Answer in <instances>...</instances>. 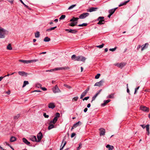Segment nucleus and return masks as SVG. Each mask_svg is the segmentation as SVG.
Listing matches in <instances>:
<instances>
[{"instance_id":"338daca9","label":"nucleus","mask_w":150,"mask_h":150,"mask_svg":"<svg viewBox=\"0 0 150 150\" xmlns=\"http://www.w3.org/2000/svg\"><path fill=\"white\" fill-rule=\"evenodd\" d=\"M88 110V108H85L84 110V112H87Z\"/></svg>"},{"instance_id":"a878e982","label":"nucleus","mask_w":150,"mask_h":150,"mask_svg":"<svg viewBox=\"0 0 150 150\" xmlns=\"http://www.w3.org/2000/svg\"><path fill=\"white\" fill-rule=\"evenodd\" d=\"M58 119L56 118V117H54L52 120H51L50 122V123H53L54 124L56 123L57 120Z\"/></svg>"},{"instance_id":"473e14b6","label":"nucleus","mask_w":150,"mask_h":150,"mask_svg":"<svg viewBox=\"0 0 150 150\" xmlns=\"http://www.w3.org/2000/svg\"><path fill=\"white\" fill-rule=\"evenodd\" d=\"M57 27V26H56L53 27L49 29H47L46 30V31L48 32L50 31L54 30L55 28H56Z\"/></svg>"},{"instance_id":"1a4fd4ad","label":"nucleus","mask_w":150,"mask_h":150,"mask_svg":"<svg viewBox=\"0 0 150 150\" xmlns=\"http://www.w3.org/2000/svg\"><path fill=\"white\" fill-rule=\"evenodd\" d=\"M43 137V135L41 132L39 133L37 135V137L38 138L37 142H40L41 141Z\"/></svg>"},{"instance_id":"5fc2aeb1","label":"nucleus","mask_w":150,"mask_h":150,"mask_svg":"<svg viewBox=\"0 0 150 150\" xmlns=\"http://www.w3.org/2000/svg\"><path fill=\"white\" fill-rule=\"evenodd\" d=\"M76 134L74 133H72L71 135V138L74 137L76 135Z\"/></svg>"},{"instance_id":"f257e3e1","label":"nucleus","mask_w":150,"mask_h":150,"mask_svg":"<svg viewBox=\"0 0 150 150\" xmlns=\"http://www.w3.org/2000/svg\"><path fill=\"white\" fill-rule=\"evenodd\" d=\"M71 58L72 60H74L75 61H82L84 62H85V61L86 59V58L82 56H78L76 57V55L74 54L72 55Z\"/></svg>"},{"instance_id":"423d86ee","label":"nucleus","mask_w":150,"mask_h":150,"mask_svg":"<svg viewBox=\"0 0 150 150\" xmlns=\"http://www.w3.org/2000/svg\"><path fill=\"white\" fill-rule=\"evenodd\" d=\"M89 15L88 13H83L81 14L79 16V18L80 19H84L88 16Z\"/></svg>"},{"instance_id":"4d7b16f0","label":"nucleus","mask_w":150,"mask_h":150,"mask_svg":"<svg viewBox=\"0 0 150 150\" xmlns=\"http://www.w3.org/2000/svg\"><path fill=\"white\" fill-rule=\"evenodd\" d=\"M89 87L88 86L87 88L85 91L87 93L88 91H89Z\"/></svg>"},{"instance_id":"e2e57ef3","label":"nucleus","mask_w":150,"mask_h":150,"mask_svg":"<svg viewBox=\"0 0 150 150\" xmlns=\"http://www.w3.org/2000/svg\"><path fill=\"white\" fill-rule=\"evenodd\" d=\"M15 73V72H13L11 74H8L7 75L5 76L4 77H6V76H9L10 75L13 74Z\"/></svg>"},{"instance_id":"cd10ccee","label":"nucleus","mask_w":150,"mask_h":150,"mask_svg":"<svg viewBox=\"0 0 150 150\" xmlns=\"http://www.w3.org/2000/svg\"><path fill=\"white\" fill-rule=\"evenodd\" d=\"M49 125L48 127V129L49 130H50L54 128V125L53 124H52V123H50V122Z\"/></svg>"},{"instance_id":"4468645a","label":"nucleus","mask_w":150,"mask_h":150,"mask_svg":"<svg viewBox=\"0 0 150 150\" xmlns=\"http://www.w3.org/2000/svg\"><path fill=\"white\" fill-rule=\"evenodd\" d=\"M148 45L149 44L148 43H146L144 45L141 46V50L142 51L144 50L147 48Z\"/></svg>"},{"instance_id":"bf43d9fd","label":"nucleus","mask_w":150,"mask_h":150,"mask_svg":"<svg viewBox=\"0 0 150 150\" xmlns=\"http://www.w3.org/2000/svg\"><path fill=\"white\" fill-rule=\"evenodd\" d=\"M141 47V46L140 45H138L137 48V49L138 50H139Z\"/></svg>"},{"instance_id":"f3484780","label":"nucleus","mask_w":150,"mask_h":150,"mask_svg":"<svg viewBox=\"0 0 150 150\" xmlns=\"http://www.w3.org/2000/svg\"><path fill=\"white\" fill-rule=\"evenodd\" d=\"M18 74L22 76H27V75L28 74L27 73L23 71H19L18 72Z\"/></svg>"},{"instance_id":"a19ab883","label":"nucleus","mask_w":150,"mask_h":150,"mask_svg":"<svg viewBox=\"0 0 150 150\" xmlns=\"http://www.w3.org/2000/svg\"><path fill=\"white\" fill-rule=\"evenodd\" d=\"M82 146V144L81 143H79V146L77 148V150H79Z\"/></svg>"},{"instance_id":"2eb2a0df","label":"nucleus","mask_w":150,"mask_h":150,"mask_svg":"<svg viewBox=\"0 0 150 150\" xmlns=\"http://www.w3.org/2000/svg\"><path fill=\"white\" fill-rule=\"evenodd\" d=\"M98 9V8L97 7H92L90 8L89 9V10L87 11L91 12L93 11H96Z\"/></svg>"},{"instance_id":"7ed1b4c3","label":"nucleus","mask_w":150,"mask_h":150,"mask_svg":"<svg viewBox=\"0 0 150 150\" xmlns=\"http://www.w3.org/2000/svg\"><path fill=\"white\" fill-rule=\"evenodd\" d=\"M38 59H33V60H19V61L20 62H23L24 64H29L31 63H33L36 62L37 61H38Z\"/></svg>"},{"instance_id":"a18cd8bd","label":"nucleus","mask_w":150,"mask_h":150,"mask_svg":"<svg viewBox=\"0 0 150 150\" xmlns=\"http://www.w3.org/2000/svg\"><path fill=\"white\" fill-rule=\"evenodd\" d=\"M78 98H79L78 96L75 97L73 98L72 101H73L74 100L75 101H76L78 100Z\"/></svg>"},{"instance_id":"aec40b11","label":"nucleus","mask_w":150,"mask_h":150,"mask_svg":"<svg viewBox=\"0 0 150 150\" xmlns=\"http://www.w3.org/2000/svg\"><path fill=\"white\" fill-rule=\"evenodd\" d=\"M110 100L108 99L106 100H105L104 101V103L101 104V106H104L106 105V104L110 101Z\"/></svg>"},{"instance_id":"c85d7f7f","label":"nucleus","mask_w":150,"mask_h":150,"mask_svg":"<svg viewBox=\"0 0 150 150\" xmlns=\"http://www.w3.org/2000/svg\"><path fill=\"white\" fill-rule=\"evenodd\" d=\"M87 93H86V92H85V91H84L81 94V95L80 96V98L82 99V98L83 97H84L86 94Z\"/></svg>"},{"instance_id":"37998d69","label":"nucleus","mask_w":150,"mask_h":150,"mask_svg":"<svg viewBox=\"0 0 150 150\" xmlns=\"http://www.w3.org/2000/svg\"><path fill=\"white\" fill-rule=\"evenodd\" d=\"M76 6V4H74V5H72L71 6H70V7H69L68 8V9L69 10H70L71 9L73 8H74L75 6Z\"/></svg>"},{"instance_id":"f03ea898","label":"nucleus","mask_w":150,"mask_h":150,"mask_svg":"<svg viewBox=\"0 0 150 150\" xmlns=\"http://www.w3.org/2000/svg\"><path fill=\"white\" fill-rule=\"evenodd\" d=\"M69 69V67H58L54 68V69H52L50 70H47L46 71V72H52L54 71H57L61 70H66Z\"/></svg>"},{"instance_id":"bb28decb","label":"nucleus","mask_w":150,"mask_h":150,"mask_svg":"<svg viewBox=\"0 0 150 150\" xmlns=\"http://www.w3.org/2000/svg\"><path fill=\"white\" fill-rule=\"evenodd\" d=\"M149 125H146V130L147 132V134L148 135H149V133H150L149 131Z\"/></svg>"},{"instance_id":"0eeeda50","label":"nucleus","mask_w":150,"mask_h":150,"mask_svg":"<svg viewBox=\"0 0 150 150\" xmlns=\"http://www.w3.org/2000/svg\"><path fill=\"white\" fill-rule=\"evenodd\" d=\"M52 90L54 93H59L61 92L60 90H59L57 85H56L52 88Z\"/></svg>"},{"instance_id":"603ef678","label":"nucleus","mask_w":150,"mask_h":150,"mask_svg":"<svg viewBox=\"0 0 150 150\" xmlns=\"http://www.w3.org/2000/svg\"><path fill=\"white\" fill-rule=\"evenodd\" d=\"M43 116L45 118H47L49 117V116L48 115H47L46 113H43Z\"/></svg>"},{"instance_id":"c756f323","label":"nucleus","mask_w":150,"mask_h":150,"mask_svg":"<svg viewBox=\"0 0 150 150\" xmlns=\"http://www.w3.org/2000/svg\"><path fill=\"white\" fill-rule=\"evenodd\" d=\"M114 93H112L109 95H108V96H107V98H114Z\"/></svg>"},{"instance_id":"3c124183","label":"nucleus","mask_w":150,"mask_h":150,"mask_svg":"<svg viewBox=\"0 0 150 150\" xmlns=\"http://www.w3.org/2000/svg\"><path fill=\"white\" fill-rule=\"evenodd\" d=\"M100 75V74H97V75L95 76V78L96 79H98L99 78Z\"/></svg>"},{"instance_id":"7c9ffc66","label":"nucleus","mask_w":150,"mask_h":150,"mask_svg":"<svg viewBox=\"0 0 150 150\" xmlns=\"http://www.w3.org/2000/svg\"><path fill=\"white\" fill-rule=\"evenodd\" d=\"M16 140V138L12 136L10 138V141L11 142H13L15 141Z\"/></svg>"},{"instance_id":"5701e85b","label":"nucleus","mask_w":150,"mask_h":150,"mask_svg":"<svg viewBox=\"0 0 150 150\" xmlns=\"http://www.w3.org/2000/svg\"><path fill=\"white\" fill-rule=\"evenodd\" d=\"M100 93V91H98L97 93H96L94 96H93L92 98V100L91 101V102L92 101L94 100L96 97Z\"/></svg>"},{"instance_id":"b1692460","label":"nucleus","mask_w":150,"mask_h":150,"mask_svg":"<svg viewBox=\"0 0 150 150\" xmlns=\"http://www.w3.org/2000/svg\"><path fill=\"white\" fill-rule=\"evenodd\" d=\"M79 18L73 17V18L70 20V21L71 22L77 21L79 19Z\"/></svg>"},{"instance_id":"a211bd4d","label":"nucleus","mask_w":150,"mask_h":150,"mask_svg":"<svg viewBox=\"0 0 150 150\" xmlns=\"http://www.w3.org/2000/svg\"><path fill=\"white\" fill-rule=\"evenodd\" d=\"M30 139L31 141L33 142H37V140L36 137L34 136H32L30 137Z\"/></svg>"},{"instance_id":"6ab92c4d","label":"nucleus","mask_w":150,"mask_h":150,"mask_svg":"<svg viewBox=\"0 0 150 150\" xmlns=\"http://www.w3.org/2000/svg\"><path fill=\"white\" fill-rule=\"evenodd\" d=\"M24 143L27 145H29L30 143L28 142L27 139L25 138H23L22 139Z\"/></svg>"},{"instance_id":"c9c22d12","label":"nucleus","mask_w":150,"mask_h":150,"mask_svg":"<svg viewBox=\"0 0 150 150\" xmlns=\"http://www.w3.org/2000/svg\"><path fill=\"white\" fill-rule=\"evenodd\" d=\"M79 123H81V122L80 121H79L78 122L74 124L73 125V127L75 128H76L77 126H78L79 124Z\"/></svg>"},{"instance_id":"864d4df0","label":"nucleus","mask_w":150,"mask_h":150,"mask_svg":"<svg viewBox=\"0 0 150 150\" xmlns=\"http://www.w3.org/2000/svg\"><path fill=\"white\" fill-rule=\"evenodd\" d=\"M89 98V96H87L86 97H85L83 99V101H84V100H88Z\"/></svg>"},{"instance_id":"9d476101","label":"nucleus","mask_w":150,"mask_h":150,"mask_svg":"<svg viewBox=\"0 0 150 150\" xmlns=\"http://www.w3.org/2000/svg\"><path fill=\"white\" fill-rule=\"evenodd\" d=\"M126 64L125 63L122 62L121 63H117L115 64V66L120 68L122 69L125 66V65Z\"/></svg>"},{"instance_id":"58836bf2","label":"nucleus","mask_w":150,"mask_h":150,"mask_svg":"<svg viewBox=\"0 0 150 150\" xmlns=\"http://www.w3.org/2000/svg\"><path fill=\"white\" fill-rule=\"evenodd\" d=\"M7 49L9 50H12V48L11 44H8V45L7 46Z\"/></svg>"},{"instance_id":"ddd939ff","label":"nucleus","mask_w":150,"mask_h":150,"mask_svg":"<svg viewBox=\"0 0 150 150\" xmlns=\"http://www.w3.org/2000/svg\"><path fill=\"white\" fill-rule=\"evenodd\" d=\"M99 130L100 131V136H104L105 135V132L104 129L101 128L99 129Z\"/></svg>"},{"instance_id":"f8f14e48","label":"nucleus","mask_w":150,"mask_h":150,"mask_svg":"<svg viewBox=\"0 0 150 150\" xmlns=\"http://www.w3.org/2000/svg\"><path fill=\"white\" fill-rule=\"evenodd\" d=\"M140 108V109L143 111L147 112H148L149 111V108L145 106H141Z\"/></svg>"},{"instance_id":"49530a36","label":"nucleus","mask_w":150,"mask_h":150,"mask_svg":"<svg viewBox=\"0 0 150 150\" xmlns=\"http://www.w3.org/2000/svg\"><path fill=\"white\" fill-rule=\"evenodd\" d=\"M104 44L103 43L102 45L98 46H96V47L98 48H101L103 47L104 46Z\"/></svg>"},{"instance_id":"39448f33","label":"nucleus","mask_w":150,"mask_h":150,"mask_svg":"<svg viewBox=\"0 0 150 150\" xmlns=\"http://www.w3.org/2000/svg\"><path fill=\"white\" fill-rule=\"evenodd\" d=\"M104 19V17L103 16H100L98 18L97 20L99 21L97 24L98 25H102L104 24L105 23V21L103 19Z\"/></svg>"},{"instance_id":"e433bc0d","label":"nucleus","mask_w":150,"mask_h":150,"mask_svg":"<svg viewBox=\"0 0 150 150\" xmlns=\"http://www.w3.org/2000/svg\"><path fill=\"white\" fill-rule=\"evenodd\" d=\"M35 36L36 38H39L40 36V32L37 31L36 33H35Z\"/></svg>"},{"instance_id":"0e129e2a","label":"nucleus","mask_w":150,"mask_h":150,"mask_svg":"<svg viewBox=\"0 0 150 150\" xmlns=\"http://www.w3.org/2000/svg\"><path fill=\"white\" fill-rule=\"evenodd\" d=\"M6 93H7V94L9 95L10 93V91L9 90L8 91H6Z\"/></svg>"},{"instance_id":"6e6552de","label":"nucleus","mask_w":150,"mask_h":150,"mask_svg":"<svg viewBox=\"0 0 150 150\" xmlns=\"http://www.w3.org/2000/svg\"><path fill=\"white\" fill-rule=\"evenodd\" d=\"M105 81L104 79L100 80V81L96 83L94 85V86H100L103 85V83H104Z\"/></svg>"},{"instance_id":"2f4dec72","label":"nucleus","mask_w":150,"mask_h":150,"mask_svg":"<svg viewBox=\"0 0 150 150\" xmlns=\"http://www.w3.org/2000/svg\"><path fill=\"white\" fill-rule=\"evenodd\" d=\"M50 39L48 37H45L44 39V41L46 42H47L50 41Z\"/></svg>"},{"instance_id":"69168bd1","label":"nucleus","mask_w":150,"mask_h":150,"mask_svg":"<svg viewBox=\"0 0 150 150\" xmlns=\"http://www.w3.org/2000/svg\"><path fill=\"white\" fill-rule=\"evenodd\" d=\"M41 84H38L36 86L38 88H39L40 87H41Z\"/></svg>"},{"instance_id":"20e7f679","label":"nucleus","mask_w":150,"mask_h":150,"mask_svg":"<svg viewBox=\"0 0 150 150\" xmlns=\"http://www.w3.org/2000/svg\"><path fill=\"white\" fill-rule=\"evenodd\" d=\"M6 30L0 27V38H4L5 37Z\"/></svg>"},{"instance_id":"680f3d73","label":"nucleus","mask_w":150,"mask_h":150,"mask_svg":"<svg viewBox=\"0 0 150 150\" xmlns=\"http://www.w3.org/2000/svg\"><path fill=\"white\" fill-rule=\"evenodd\" d=\"M44 91L47 90V88L45 87H42L41 88Z\"/></svg>"},{"instance_id":"412c9836","label":"nucleus","mask_w":150,"mask_h":150,"mask_svg":"<svg viewBox=\"0 0 150 150\" xmlns=\"http://www.w3.org/2000/svg\"><path fill=\"white\" fill-rule=\"evenodd\" d=\"M117 8H115L114 9H112L110 10L109 11V13L111 14V15H112L115 12L116 10L117 9Z\"/></svg>"},{"instance_id":"de8ad7c7","label":"nucleus","mask_w":150,"mask_h":150,"mask_svg":"<svg viewBox=\"0 0 150 150\" xmlns=\"http://www.w3.org/2000/svg\"><path fill=\"white\" fill-rule=\"evenodd\" d=\"M60 114L59 113L57 112L55 114V117H56V118L58 119L57 118L60 117Z\"/></svg>"},{"instance_id":"6e6d98bb","label":"nucleus","mask_w":150,"mask_h":150,"mask_svg":"<svg viewBox=\"0 0 150 150\" xmlns=\"http://www.w3.org/2000/svg\"><path fill=\"white\" fill-rule=\"evenodd\" d=\"M139 86H138V87H137V88H136L135 89V92H134V94H135L137 91L139 89Z\"/></svg>"},{"instance_id":"c03bdc74","label":"nucleus","mask_w":150,"mask_h":150,"mask_svg":"<svg viewBox=\"0 0 150 150\" xmlns=\"http://www.w3.org/2000/svg\"><path fill=\"white\" fill-rule=\"evenodd\" d=\"M64 86L66 87L67 88H69V89H70L71 88V86H70L66 84H64Z\"/></svg>"},{"instance_id":"4be33fe9","label":"nucleus","mask_w":150,"mask_h":150,"mask_svg":"<svg viewBox=\"0 0 150 150\" xmlns=\"http://www.w3.org/2000/svg\"><path fill=\"white\" fill-rule=\"evenodd\" d=\"M107 148H108V150H112L114 149V146L109 144H108L106 146Z\"/></svg>"},{"instance_id":"052dcab7","label":"nucleus","mask_w":150,"mask_h":150,"mask_svg":"<svg viewBox=\"0 0 150 150\" xmlns=\"http://www.w3.org/2000/svg\"><path fill=\"white\" fill-rule=\"evenodd\" d=\"M127 92L129 93V89L128 88V84H127Z\"/></svg>"},{"instance_id":"ea45409f","label":"nucleus","mask_w":150,"mask_h":150,"mask_svg":"<svg viewBox=\"0 0 150 150\" xmlns=\"http://www.w3.org/2000/svg\"><path fill=\"white\" fill-rule=\"evenodd\" d=\"M20 2L26 7V8L29 9V7L28 6L26 5L22 0H19Z\"/></svg>"},{"instance_id":"79ce46f5","label":"nucleus","mask_w":150,"mask_h":150,"mask_svg":"<svg viewBox=\"0 0 150 150\" xmlns=\"http://www.w3.org/2000/svg\"><path fill=\"white\" fill-rule=\"evenodd\" d=\"M66 16L65 15H62L59 18L60 20H63L65 18Z\"/></svg>"},{"instance_id":"72a5a7b5","label":"nucleus","mask_w":150,"mask_h":150,"mask_svg":"<svg viewBox=\"0 0 150 150\" xmlns=\"http://www.w3.org/2000/svg\"><path fill=\"white\" fill-rule=\"evenodd\" d=\"M20 116V114H18L17 115H15L13 117V119L16 120L18 119Z\"/></svg>"},{"instance_id":"f704fd0d","label":"nucleus","mask_w":150,"mask_h":150,"mask_svg":"<svg viewBox=\"0 0 150 150\" xmlns=\"http://www.w3.org/2000/svg\"><path fill=\"white\" fill-rule=\"evenodd\" d=\"M29 82L28 81H24L23 82V84L22 86V87H25L26 85L28 84Z\"/></svg>"},{"instance_id":"774afa93","label":"nucleus","mask_w":150,"mask_h":150,"mask_svg":"<svg viewBox=\"0 0 150 150\" xmlns=\"http://www.w3.org/2000/svg\"><path fill=\"white\" fill-rule=\"evenodd\" d=\"M8 1L10 2L11 4H13V1H14L13 0H11V1H10V0H9Z\"/></svg>"},{"instance_id":"4c0bfd02","label":"nucleus","mask_w":150,"mask_h":150,"mask_svg":"<svg viewBox=\"0 0 150 150\" xmlns=\"http://www.w3.org/2000/svg\"><path fill=\"white\" fill-rule=\"evenodd\" d=\"M88 24L87 23H83L81 24H79L78 25V26L79 27H83V26H86Z\"/></svg>"},{"instance_id":"9b49d317","label":"nucleus","mask_w":150,"mask_h":150,"mask_svg":"<svg viewBox=\"0 0 150 150\" xmlns=\"http://www.w3.org/2000/svg\"><path fill=\"white\" fill-rule=\"evenodd\" d=\"M66 31H68L69 33H71L73 34H76L78 31L76 30H73L71 29H66L65 30Z\"/></svg>"},{"instance_id":"393cba45","label":"nucleus","mask_w":150,"mask_h":150,"mask_svg":"<svg viewBox=\"0 0 150 150\" xmlns=\"http://www.w3.org/2000/svg\"><path fill=\"white\" fill-rule=\"evenodd\" d=\"M130 1V0H128L127 1H126L124 2V3H121L119 5V7L123 5H125L126 4L129 2Z\"/></svg>"},{"instance_id":"09e8293b","label":"nucleus","mask_w":150,"mask_h":150,"mask_svg":"<svg viewBox=\"0 0 150 150\" xmlns=\"http://www.w3.org/2000/svg\"><path fill=\"white\" fill-rule=\"evenodd\" d=\"M117 48V47H115L114 48H110V49H109V50L110 51L113 52V51H114L115 50H116V49Z\"/></svg>"},{"instance_id":"dca6fc26","label":"nucleus","mask_w":150,"mask_h":150,"mask_svg":"<svg viewBox=\"0 0 150 150\" xmlns=\"http://www.w3.org/2000/svg\"><path fill=\"white\" fill-rule=\"evenodd\" d=\"M48 108H50L53 109L55 107V105L54 103H50L48 104Z\"/></svg>"},{"instance_id":"13d9d810","label":"nucleus","mask_w":150,"mask_h":150,"mask_svg":"<svg viewBox=\"0 0 150 150\" xmlns=\"http://www.w3.org/2000/svg\"><path fill=\"white\" fill-rule=\"evenodd\" d=\"M5 143L8 146H9L11 148H12V147L10 146V144H9L7 142H5Z\"/></svg>"},{"instance_id":"8fccbe9b","label":"nucleus","mask_w":150,"mask_h":150,"mask_svg":"<svg viewBox=\"0 0 150 150\" xmlns=\"http://www.w3.org/2000/svg\"><path fill=\"white\" fill-rule=\"evenodd\" d=\"M69 26H72V27H73V26H74L75 25L74 24V22H72L71 23L69 24Z\"/></svg>"}]
</instances>
